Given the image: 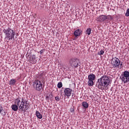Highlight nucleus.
<instances>
[{
	"instance_id": "obj_1",
	"label": "nucleus",
	"mask_w": 129,
	"mask_h": 129,
	"mask_svg": "<svg viewBox=\"0 0 129 129\" xmlns=\"http://www.w3.org/2000/svg\"><path fill=\"white\" fill-rule=\"evenodd\" d=\"M15 104L19 106V109L22 110V111H26L29 109L30 107V104H29V101L26 99V98L23 97L22 98L19 97L15 100Z\"/></svg>"
},
{
	"instance_id": "obj_2",
	"label": "nucleus",
	"mask_w": 129,
	"mask_h": 129,
	"mask_svg": "<svg viewBox=\"0 0 129 129\" xmlns=\"http://www.w3.org/2000/svg\"><path fill=\"white\" fill-rule=\"evenodd\" d=\"M98 84V88L101 89V90H104V87L105 88L109 85L110 83V79L107 76H103L100 79H98L97 81Z\"/></svg>"
},
{
	"instance_id": "obj_3",
	"label": "nucleus",
	"mask_w": 129,
	"mask_h": 129,
	"mask_svg": "<svg viewBox=\"0 0 129 129\" xmlns=\"http://www.w3.org/2000/svg\"><path fill=\"white\" fill-rule=\"evenodd\" d=\"M3 32L6 36L5 39H7L8 42L9 41H10V40H15V30L12 29L11 28H8L7 29H4L3 30Z\"/></svg>"
},
{
	"instance_id": "obj_4",
	"label": "nucleus",
	"mask_w": 129,
	"mask_h": 129,
	"mask_svg": "<svg viewBox=\"0 0 129 129\" xmlns=\"http://www.w3.org/2000/svg\"><path fill=\"white\" fill-rule=\"evenodd\" d=\"M33 88L37 90V91H41L42 90L43 87L42 84V82L39 80H35L33 82Z\"/></svg>"
},
{
	"instance_id": "obj_5",
	"label": "nucleus",
	"mask_w": 129,
	"mask_h": 129,
	"mask_svg": "<svg viewBox=\"0 0 129 129\" xmlns=\"http://www.w3.org/2000/svg\"><path fill=\"white\" fill-rule=\"evenodd\" d=\"M120 79L124 84L129 82V72L125 71L120 77Z\"/></svg>"
},
{
	"instance_id": "obj_6",
	"label": "nucleus",
	"mask_w": 129,
	"mask_h": 129,
	"mask_svg": "<svg viewBox=\"0 0 129 129\" xmlns=\"http://www.w3.org/2000/svg\"><path fill=\"white\" fill-rule=\"evenodd\" d=\"M70 66L73 68H78L79 66V60L77 58H72L69 61Z\"/></svg>"
},
{
	"instance_id": "obj_7",
	"label": "nucleus",
	"mask_w": 129,
	"mask_h": 129,
	"mask_svg": "<svg viewBox=\"0 0 129 129\" xmlns=\"http://www.w3.org/2000/svg\"><path fill=\"white\" fill-rule=\"evenodd\" d=\"M111 64L114 68H119L120 60L116 57H113L111 61Z\"/></svg>"
},
{
	"instance_id": "obj_8",
	"label": "nucleus",
	"mask_w": 129,
	"mask_h": 129,
	"mask_svg": "<svg viewBox=\"0 0 129 129\" xmlns=\"http://www.w3.org/2000/svg\"><path fill=\"white\" fill-rule=\"evenodd\" d=\"M96 76L94 74H90L88 76V85L89 86H93L94 85V80H95Z\"/></svg>"
},
{
	"instance_id": "obj_9",
	"label": "nucleus",
	"mask_w": 129,
	"mask_h": 129,
	"mask_svg": "<svg viewBox=\"0 0 129 129\" xmlns=\"http://www.w3.org/2000/svg\"><path fill=\"white\" fill-rule=\"evenodd\" d=\"M73 90L69 88H66L64 90V96H67V97H70L72 95V92Z\"/></svg>"
},
{
	"instance_id": "obj_10",
	"label": "nucleus",
	"mask_w": 129,
	"mask_h": 129,
	"mask_svg": "<svg viewBox=\"0 0 129 129\" xmlns=\"http://www.w3.org/2000/svg\"><path fill=\"white\" fill-rule=\"evenodd\" d=\"M28 61L31 64H36L37 63V60L36 59V55H33L28 58Z\"/></svg>"
},
{
	"instance_id": "obj_11",
	"label": "nucleus",
	"mask_w": 129,
	"mask_h": 129,
	"mask_svg": "<svg viewBox=\"0 0 129 129\" xmlns=\"http://www.w3.org/2000/svg\"><path fill=\"white\" fill-rule=\"evenodd\" d=\"M106 20V15H100L97 18V21L98 22H104Z\"/></svg>"
},
{
	"instance_id": "obj_12",
	"label": "nucleus",
	"mask_w": 129,
	"mask_h": 129,
	"mask_svg": "<svg viewBox=\"0 0 129 129\" xmlns=\"http://www.w3.org/2000/svg\"><path fill=\"white\" fill-rule=\"evenodd\" d=\"M81 30L80 29H77L75 32H74V36L76 37H80V35L81 34Z\"/></svg>"
},
{
	"instance_id": "obj_13",
	"label": "nucleus",
	"mask_w": 129,
	"mask_h": 129,
	"mask_svg": "<svg viewBox=\"0 0 129 129\" xmlns=\"http://www.w3.org/2000/svg\"><path fill=\"white\" fill-rule=\"evenodd\" d=\"M18 106H18L16 104H13L11 106L12 110H14V111H18V109H19V107Z\"/></svg>"
},
{
	"instance_id": "obj_14",
	"label": "nucleus",
	"mask_w": 129,
	"mask_h": 129,
	"mask_svg": "<svg viewBox=\"0 0 129 129\" xmlns=\"http://www.w3.org/2000/svg\"><path fill=\"white\" fill-rule=\"evenodd\" d=\"M35 115H36L37 117L39 119H41L43 118V116L38 111H36Z\"/></svg>"
},
{
	"instance_id": "obj_15",
	"label": "nucleus",
	"mask_w": 129,
	"mask_h": 129,
	"mask_svg": "<svg viewBox=\"0 0 129 129\" xmlns=\"http://www.w3.org/2000/svg\"><path fill=\"white\" fill-rule=\"evenodd\" d=\"M82 106L84 108H88V107L89 106V105L87 103V102L86 101H83L82 102Z\"/></svg>"
},
{
	"instance_id": "obj_16",
	"label": "nucleus",
	"mask_w": 129,
	"mask_h": 129,
	"mask_svg": "<svg viewBox=\"0 0 129 129\" xmlns=\"http://www.w3.org/2000/svg\"><path fill=\"white\" fill-rule=\"evenodd\" d=\"M16 84V79H12L10 81V85H15Z\"/></svg>"
},
{
	"instance_id": "obj_17",
	"label": "nucleus",
	"mask_w": 129,
	"mask_h": 129,
	"mask_svg": "<svg viewBox=\"0 0 129 129\" xmlns=\"http://www.w3.org/2000/svg\"><path fill=\"white\" fill-rule=\"evenodd\" d=\"M103 54H104V50L102 49L98 52V55L99 56H101V55H103Z\"/></svg>"
},
{
	"instance_id": "obj_18",
	"label": "nucleus",
	"mask_w": 129,
	"mask_h": 129,
	"mask_svg": "<svg viewBox=\"0 0 129 129\" xmlns=\"http://www.w3.org/2000/svg\"><path fill=\"white\" fill-rule=\"evenodd\" d=\"M86 32L88 35H90V34H91V28H88L86 30Z\"/></svg>"
},
{
	"instance_id": "obj_19",
	"label": "nucleus",
	"mask_w": 129,
	"mask_h": 129,
	"mask_svg": "<svg viewBox=\"0 0 129 129\" xmlns=\"http://www.w3.org/2000/svg\"><path fill=\"white\" fill-rule=\"evenodd\" d=\"M63 86V84H62V82H59L57 84L58 88H61Z\"/></svg>"
},
{
	"instance_id": "obj_20",
	"label": "nucleus",
	"mask_w": 129,
	"mask_h": 129,
	"mask_svg": "<svg viewBox=\"0 0 129 129\" xmlns=\"http://www.w3.org/2000/svg\"><path fill=\"white\" fill-rule=\"evenodd\" d=\"M112 19V17L110 15L106 16V20H109V21H111V20Z\"/></svg>"
},
{
	"instance_id": "obj_21",
	"label": "nucleus",
	"mask_w": 129,
	"mask_h": 129,
	"mask_svg": "<svg viewBox=\"0 0 129 129\" xmlns=\"http://www.w3.org/2000/svg\"><path fill=\"white\" fill-rule=\"evenodd\" d=\"M51 95H52V94H49V96H46V100H49V99H51V98H52V97H51Z\"/></svg>"
},
{
	"instance_id": "obj_22",
	"label": "nucleus",
	"mask_w": 129,
	"mask_h": 129,
	"mask_svg": "<svg viewBox=\"0 0 129 129\" xmlns=\"http://www.w3.org/2000/svg\"><path fill=\"white\" fill-rule=\"evenodd\" d=\"M125 17H129V9H127L125 14Z\"/></svg>"
},
{
	"instance_id": "obj_23",
	"label": "nucleus",
	"mask_w": 129,
	"mask_h": 129,
	"mask_svg": "<svg viewBox=\"0 0 129 129\" xmlns=\"http://www.w3.org/2000/svg\"><path fill=\"white\" fill-rule=\"evenodd\" d=\"M117 68H119V69H121V68H122V62H120L119 67Z\"/></svg>"
},
{
	"instance_id": "obj_24",
	"label": "nucleus",
	"mask_w": 129,
	"mask_h": 129,
	"mask_svg": "<svg viewBox=\"0 0 129 129\" xmlns=\"http://www.w3.org/2000/svg\"><path fill=\"white\" fill-rule=\"evenodd\" d=\"M44 52H45V49H41L40 51V54L42 55V54H43L44 53Z\"/></svg>"
},
{
	"instance_id": "obj_25",
	"label": "nucleus",
	"mask_w": 129,
	"mask_h": 129,
	"mask_svg": "<svg viewBox=\"0 0 129 129\" xmlns=\"http://www.w3.org/2000/svg\"><path fill=\"white\" fill-rule=\"evenodd\" d=\"M55 99L56 100V101H59V100H60V99H59V97L58 96L55 97Z\"/></svg>"
},
{
	"instance_id": "obj_26",
	"label": "nucleus",
	"mask_w": 129,
	"mask_h": 129,
	"mask_svg": "<svg viewBox=\"0 0 129 129\" xmlns=\"http://www.w3.org/2000/svg\"><path fill=\"white\" fill-rule=\"evenodd\" d=\"M70 111H71V112H74V108H71L70 109Z\"/></svg>"
},
{
	"instance_id": "obj_27",
	"label": "nucleus",
	"mask_w": 129,
	"mask_h": 129,
	"mask_svg": "<svg viewBox=\"0 0 129 129\" xmlns=\"http://www.w3.org/2000/svg\"><path fill=\"white\" fill-rule=\"evenodd\" d=\"M2 110H3V107H2V106H1V105H0V113H1V112H2Z\"/></svg>"
}]
</instances>
